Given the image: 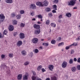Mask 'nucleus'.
Masks as SVG:
<instances>
[{
    "mask_svg": "<svg viewBox=\"0 0 80 80\" xmlns=\"http://www.w3.org/2000/svg\"><path fill=\"white\" fill-rule=\"evenodd\" d=\"M77 0H72L70 1V2H68V5H71V6H74L76 3Z\"/></svg>",
    "mask_w": 80,
    "mask_h": 80,
    "instance_id": "nucleus-1",
    "label": "nucleus"
},
{
    "mask_svg": "<svg viewBox=\"0 0 80 80\" xmlns=\"http://www.w3.org/2000/svg\"><path fill=\"white\" fill-rule=\"evenodd\" d=\"M62 68H65L67 66V62L65 61H64L61 65Z\"/></svg>",
    "mask_w": 80,
    "mask_h": 80,
    "instance_id": "nucleus-2",
    "label": "nucleus"
},
{
    "mask_svg": "<svg viewBox=\"0 0 80 80\" xmlns=\"http://www.w3.org/2000/svg\"><path fill=\"white\" fill-rule=\"evenodd\" d=\"M38 42V38H34L32 40V42L33 43H37Z\"/></svg>",
    "mask_w": 80,
    "mask_h": 80,
    "instance_id": "nucleus-3",
    "label": "nucleus"
},
{
    "mask_svg": "<svg viewBox=\"0 0 80 80\" xmlns=\"http://www.w3.org/2000/svg\"><path fill=\"white\" fill-rule=\"evenodd\" d=\"M40 29H36L34 30V33L35 35H38L40 33Z\"/></svg>",
    "mask_w": 80,
    "mask_h": 80,
    "instance_id": "nucleus-4",
    "label": "nucleus"
},
{
    "mask_svg": "<svg viewBox=\"0 0 80 80\" xmlns=\"http://www.w3.org/2000/svg\"><path fill=\"white\" fill-rule=\"evenodd\" d=\"M8 29H9V31L12 32L14 30V27L12 25H10L9 26Z\"/></svg>",
    "mask_w": 80,
    "mask_h": 80,
    "instance_id": "nucleus-5",
    "label": "nucleus"
},
{
    "mask_svg": "<svg viewBox=\"0 0 80 80\" xmlns=\"http://www.w3.org/2000/svg\"><path fill=\"white\" fill-rule=\"evenodd\" d=\"M23 44V42H22L21 41H18L17 42V47H20L21 45H22Z\"/></svg>",
    "mask_w": 80,
    "mask_h": 80,
    "instance_id": "nucleus-6",
    "label": "nucleus"
},
{
    "mask_svg": "<svg viewBox=\"0 0 80 80\" xmlns=\"http://www.w3.org/2000/svg\"><path fill=\"white\" fill-rule=\"evenodd\" d=\"M30 8H31V9H36V5L34 4H32L30 6Z\"/></svg>",
    "mask_w": 80,
    "mask_h": 80,
    "instance_id": "nucleus-7",
    "label": "nucleus"
},
{
    "mask_svg": "<svg viewBox=\"0 0 80 80\" xmlns=\"http://www.w3.org/2000/svg\"><path fill=\"white\" fill-rule=\"evenodd\" d=\"M54 68V66L53 65H49L48 66V68H49V70H50V71H53Z\"/></svg>",
    "mask_w": 80,
    "mask_h": 80,
    "instance_id": "nucleus-8",
    "label": "nucleus"
},
{
    "mask_svg": "<svg viewBox=\"0 0 80 80\" xmlns=\"http://www.w3.org/2000/svg\"><path fill=\"white\" fill-rule=\"evenodd\" d=\"M49 3V2H48V1L47 0H45L43 2V6H45V7H47L48 5V4Z\"/></svg>",
    "mask_w": 80,
    "mask_h": 80,
    "instance_id": "nucleus-9",
    "label": "nucleus"
},
{
    "mask_svg": "<svg viewBox=\"0 0 80 80\" xmlns=\"http://www.w3.org/2000/svg\"><path fill=\"white\" fill-rule=\"evenodd\" d=\"M5 17L4 16V14H0V19L1 20L2 19H3L2 20V22L4 21V19H5Z\"/></svg>",
    "mask_w": 80,
    "mask_h": 80,
    "instance_id": "nucleus-10",
    "label": "nucleus"
},
{
    "mask_svg": "<svg viewBox=\"0 0 80 80\" xmlns=\"http://www.w3.org/2000/svg\"><path fill=\"white\" fill-rule=\"evenodd\" d=\"M36 5L39 6V7H43V3L41 2H38L36 3Z\"/></svg>",
    "mask_w": 80,
    "mask_h": 80,
    "instance_id": "nucleus-11",
    "label": "nucleus"
},
{
    "mask_svg": "<svg viewBox=\"0 0 80 80\" xmlns=\"http://www.w3.org/2000/svg\"><path fill=\"white\" fill-rule=\"evenodd\" d=\"M33 27L34 28H35L36 29H39V28H40V26L38 25H36V24H34L33 25Z\"/></svg>",
    "mask_w": 80,
    "mask_h": 80,
    "instance_id": "nucleus-12",
    "label": "nucleus"
},
{
    "mask_svg": "<svg viewBox=\"0 0 80 80\" xmlns=\"http://www.w3.org/2000/svg\"><path fill=\"white\" fill-rule=\"evenodd\" d=\"M19 36L20 38H21V39H23V38H25V34L23 33H21L19 34Z\"/></svg>",
    "mask_w": 80,
    "mask_h": 80,
    "instance_id": "nucleus-13",
    "label": "nucleus"
},
{
    "mask_svg": "<svg viewBox=\"0 0 80 80\" xmlns=\"http://www.w3.org/2000/svg\"><path fill=\"white\" fill-rule=\"evenodd\" d=\"M22 78V75L20 74H19L17 77V78L18 80H21Z\"/></svg>",
    "mask_w": 80,
    "mask_h": 80,
    "instance_id": "nucleus-14",
    "label": "nucleus"
},
{
    "mask_svg": "<svg viewBox=\"0 0 80 80\" xmlns=\"http://www.w3.org/2000/svg\"><path fill=\"white\" fill-rule=\"evenodd\" d=\"M21 53L22 55L23 56H25V55H27V51H22L21 52Z\"/></svg>",
    "mask_w": 80,
    "mask_h": 80,
    "instance_id": "nucleus-15",
    "label": "nucleus"
},
{
    "mask_svg": "<svg viewBox=\"0 0 80 80\" xmlns=\"http://www.w3.org/2000/svg\"><path fill=\"white\" fill-rule=\"evenodd\" d=\"M5 2L7 3H12L13 1L12 0H5Z\"/></svg>",
    "mask_w": 80,
    "mask_h": 80,
    "instance_id": "nucleus-16",
    "label": "nucleus"
},
{
    "mask_svg": "<svg viewBox=\"0 0 80 80\" xmlns=\"http://www.w3.org/2000/svg\"><path fill=\"white\" fill-rule=\"evenodd\" d=\"M66 17L69 18L70 17H71V16H72V14L70 12H68L66 13Z\"/></svg>",
    "mask_w": 80,
    "mask_h": 80,
    "instance_id": "nucleus-17",
    "label": "nucleus"
},
{
    "mask_svg": "<svg viewBox=\"0 0 80 80\" xmlns=\"http://www.w3.org/2000/svg\"><path fill=\"white\" fill-rule=\"evenodd\" d=\"M51 25L52 27H54V28H55L56 26V24L54 22L51 23Z\"/></svg>",
    "mask_w": 80,
    "mask_h": 80,
    "instance_id": "nucleus-18",
    "label": "nucleus"
},
{
    "mask_svg": "<svg viewBox=\"0 0 80 80\" xmlns=\"http://www.w3.org/2000/svg\"><path fill=\"white\" fill-rule=\"evenodd\" d=\"M28 80V76L25 75L23 76V80Z\"/></svg>",
    "mask_w": 80,
    "mask_h": 80,
    "instance_id": "nucleus-19",
    "label": "nucleus"
},
{
    "mask_svg": "<svg viewBox=\"0 0 80 80\" xmlns=\"http://www.w3.org/2000/svg\"><path fill=\"white\" fill-rule=\"evenodd\" d=\"M51 80H57V77L55 76H52L51 78Z\"/></svg>",
    "mask_w": 80,
    "mask_h": 80,
    "instance_id": "nucleus-20",
    "label": "nucleus"
},
{
    "mask_svg": "<svg viewBox=\"0 0 80 80\" xmlns=\"http://www.w3.org/2000/svg\"><path fill=\"white\" fill-rule=\"evenodd\" d=\"M45 11H46V12H50V8H45Z\"/></svg>",
    "mask_w": 80,
    "mask_h": 80,
    "instance_id": "nucleus-21",
    "label": "nucleus"
},
{
    "mask_svg": "<svg viewBox=\"0 0 80 80\" xmlns=\"http://www.w3.org/2000/svg\"><path fill=\"white\" fill-rule=\"evenodd\" d=\"M49 45V44L48 42H44L42 44V45H44L46 47H47Z\"/></svg>",
    "mask_w": 80,
    "mask_h": 80,
    "instance_id": "nucleus-22",
    "label": "nucleus"
},
{
    "mask_svg": "<svg viewBox=\"0 0 80 80\" xmlns=\"http://www.w3.org/2000/svg\"><path fill=\"white\" fill-rule=\"evenodd\" d=\"M38 18L40 19H42L43 18V16L41 14H39L38 15Z\"/></svg>",
    "mask_w": 80,
    "mask_h": 80,
    "instance_id": "nucleus-23",
    "label": "nucleus"
},
{
    "mask_svg": "<svg viewBox=\"0 0 80 80\" xmlns=\"http://www.w3.org/2000/svg\"><path fill=\"white\" fill-rule=\"evenodd\" d=\"M7 33H8V31L7 30H4L3 32V35H6Z\"/></svg>",
    "mask_w": 80,
    "mask_h": 80,
    "instance_id": "nucleus-24",
    "label": "nucleus"
},
{
    "mask_svg": "<svg viewBox=\"0 0 80 80\" xmlns=\"http://www.w3.org/2000/svg\"><path fill=\"white\" fill-rule=\"evenodd\" d=\"M57 5H54L53 6V9L55 10H57Z\"/></svg>",
    "mask_w": 80,
    "mask_h": 80,
    "instance_id": "nucleus-25",
    "label": "nucleus"
},
{
    "mask_svg": "<svg viewBox=\"0 0 80 80\" xmlns=\"http://www.w3.org/2000/svg\"><path fill=\"white\" fill-rule=\"evenodd\" d=\"M8 56L10 58H13V57L14 55L12 53H10L9 54Z\"/></svg>",
    "mask_w": 80,
    "mask_h": 80,
    "instance_id": "nucleus-26",
    "label": "nucleus"
},
{
    "mask_svg": "<svg viewBox=\"0 0 80 80\" xmlns=\"http://www.w3.org/2000/svg\"><path fill=\"white\" fill-rule=\"evenodd\" d=\"M71 70H72V72H75V71H76V70H77V69L76 68V67H73L72 68Z\"/></svg>",
    "mask_w": 80,
    "mask_h": 80,
    "instance_id": "nucleus-27",
    "label": "nucleus"
},
{
    "mask_svg": "<svg viewBox=\"0 0 80 80\" xmlns=\"http://www.w3.org/2000/svg\"><path fill=\"white\" fill-rule=\"evenodd\" d=\"M55 43H56V41L55 40L53 39L51 41L52 44H55Z\"/></svg>",
    "mask_w": 80,
    "mask_h": 80,
    "instance_id": "nucleus-28",
    "label": "nucleus"
},
{
    "mask_svg": "<svg viewBox=\"0 0 80 80\" xmlns=\"http://www.w3.org/2000/svg\"><path fill=\"white\" fill-rule=\"evenodd\" d=\"M11 17H15L16 15H15V13L14 12H13L11 14Z\"/></svg>",
    "mask_w": 80,
    "mask_h": 80,
    "instance_id": "nucleus-29",
    "label": "nucleus"
},
{
    "mask_svg": "<svg viewBox=\"0 0 80 80\" xmlns=\"http://www.w3.org/2000/svg\"><path fill=\"white\" fill-rule=\"evenodd\" d=\"M71 45L72 46H77L78 45V43L76 42H74L72 44H71Z\"/></svg>",
    "mask_w": 80,
    "mask_h": 80,
    "instance_id": "nucleus-30",
    "label": "nucleus"
},
{
    "mask_svg": "<svg viewBox=\"0 0 80 80\" xmlns=\"http://www.w3.org/2000/svg\"><path fill=\"white\" fill-rule=\"evenodd\" d=\"M42 67V66L40 65L37 68V70L38 71H40V69H41V68Z\"/></svg>",
    "mask_w": 80,
    "mask_h": 80,
    "instance_id": "nucleus-31",
    "label": "nucleus"
},
{
    "mask_svg": "<svg viewBox=\"0 0 80 80\" xmlns=\"http://www.w3.org/2000/svg\"><path fill=\"white\" fill-rule=\"evenodd\" d=\"M64 45V43L63 42H61L58 44V47H60V46H63Z\"/></svg>",
    "mask_w": 80,
    "mask_h": 80,
    "instance_id": "nucleus-32",
    "label": "nucleus"
},
{
    "mask_svg": "<svg viewBox=\"0 0 80 80\" xmlns=\"http://www.w3.org/2000/svg\"><path fill=\"white\" fill-rule=\"evenodd\" d=\"M73 62V59H70L69 61V63L70 64H72Z\"/></svg>",
    "mask_w": 80,
    "mask_h": 80,
    "instance_id": "nucleus-33",
    "label": "nucleus"
},
{
    "mask_svg": "<svg viewBox=\"0 0 80 80\" xmlns=\"http://www.w3.org/2000/svg\"><path fill=\"white\" fill-rule=\"evenodd\" d=\"M36 78L37 77H36L35 76H33L32 77V80H36Z\"/></svg>",
    "mask_w": 80,
    "mask_h": 80,
    "instance_id": "nucleus-34",
    "label": "nucleus"
},
{
    "mask_svg": "<svg viewBox=\"0 0 80 80\" xmlns=\"http://www.w3.org/2000/svg\"><path fill=\"white\" fill-rule=\"evenodd\" d=\"M34 52L35 53H37L39 52V51H38V50L37 49H35L34 50Z\"/></svg>",
    "mask_w": 80,
    "mask_h": 80,
    "instance_id": "nucleus-35",
    "label": "nucleus"
},
{
    "mask_svg": "<svg viewBox=\"0 0 80 80\" xmlns=\"http://www.w3.org/2000/svg\"><path fill=\"white\" fill-rule=\"evenodd\" d=\"M20 14H23L25 13V11L23 10H21L20 11Z\"/></svg>",
    "mask_w": 80,
    "mask_h": 80,
    "instance_id": "nucleus-36",
    "label": "nucleus"
},
{
    "mask_svg": "<svg viewBox=\"0 0 80 80\" xmlns=\"http://www.w3.org/2000/svg\"><path fill=\"white\" fill-rule=\"evenodd\" d=\"M16 18H17L18 19H20L21 18V15L20 14H18L16 16Z\"/></svg>",
    "mask_w": 80,
    "mask_h": 80,
    "instance_id": "nucleus-37",
    "label": "nucleus"
},
{
    "mask_svg": "<svg viewBox=\"0 0 80 80\" xmlns=\"http://www.w3.org/2000/svg\"><path fill=\"white\" fill-rule=\"evenodd\" d=\"M13 25H17V21L16 20L13 21Z\"/></svg>",
    "mask_w": 80,
    "mask_h": 80,
    "instance_id": "nucleus-38",
    "label": "nucleus"
},
{
    "mask_svg": "<svg viewBox=\"0 0 80 80\" xmlns=\"http://www.w3.org/2000/svg\"><path fill=\"white\" fill-rule=\"evenodd\" d=\"M45 23L46 25H48L49 24H50V20H47Z\"/></svg>",
    "mask_w": 80,
    "mask_h": 80,
    "instance_id": "nucleus-39",
    "label": "nucleus"
},
{
    "mask_svg": "<svg viewBox=\"0 0 80 80\" xmlns=\"http://www.w3.org/2000/svg\"><path fill=\"white\" fill-rule=\"evenodd\" d=\"M70 47H72V45H70L68 46H67L65 48L66 50H68V49L70 48Z\"/></svg>",
    "mask_w": 80,
    "mask_h": 80,
    "instance_id": "nucleus-40",
    "label": "nucleus"
},
{
    "mask_svg": "<svg viewBox=\"0 0 80 80\" xmlns=\"http://www.w3.org/2000/svg\"><path fill=\"white\" fill-rule=\"evenodd\" d=\"M25 24H24L23 23H21L20 24V27H24V26H25Z\"/></svg>",
    "mask_w": 80,
    "mask_h": 80,
    "instance_id": "nucleus-41",
    "label": "nucleus"
},
{
    "mask_svg": "<svg viewBox=\"0 0 80 80\" xmlns=\"http://www.w3.org/2000/svg\"><path fill=\"white\" fill-rule=\"evenodd\" d=\"M5 57V55L4 54H2L1 56V58L2 59H3V58H4Z\"/></svg>",
    "mask_w": 80,
    "mask_h": 80,
    "instance_id": "nucleus-42",
    "label": "nucleus"
},
{
    "mask_svg": "<svg viewBox=\"0 0 80 80\" xmlns=\"http://www.w3.org/2000/svg\"><path fill=\"white\" fill-rule=\"evenodd\" d=\"M77 69L78 70H80V65H78L77 66Z\"/></svg>",
    "mask_w": 80,
    "mask_h": 80,
    "instance_id": "nucleus-43",
    "label": "nucleus"
},
{
    "mask_svg": "<svg viewBox=\"0 0 80 80\" xmlns=\"http://www.w3.org/2000/svg\"><path fill=\"white\" fill-rule=\"evenodd\" d=\"M29 62H25L24 63V65H27L29 64Z\"/></svg>",
    "mask_w": 80,
    "mask_h": 80,
    "instance_id": "nucleus-44",
    "label": "nucleus"
},
{
    "mask_svg": "<svg viewBox=\"0 0 80 80\" xmlns=\"http://www.w3.org/2000/svg\"><path fill=\"white\" fill-rule=\"evenodd\" d=\"M41 70L42 71V72H46V70L45 69L43 68H42L41 69Z\"/></svg>",
    "mask_w": 80,
    "mask_h": 80,
    "instance_id": "nucleus-45",
    "label": "nucleus"
},
{
    "mask_svg": "<svg viewBox=\"0 0 80 80\" xmlns=\"http://www.w3.org/2000/svg\"><path fill=\"white\" fill-rule=\"evenodd\" d=\"M56 10H52V12L53 13H57V12L56 11Z\"/></svg>",
    "mask_w": 80,
    "mask_h": 80,
    "instance_id": "nucleus-46",
    "label": "nucleus"
},
{
    "mask_svg": "<svg viewBox=\"0 0 80 80\" xmlns=\"http://www.w3.org/2000/svg\"><path fill=\"white\" fill-rule=\"evenodd\" d=\"M54 2L55 3H58V0H54Z\"/></svg>",
    "mask_w": 80,
    "mask_h": 80,
    "instance_id": "nucleus-47",
    "label": "nucleus"
},
{
    "mask_svg": "<svg viewBox=\"0 0 80 80\" xmlns=\"http://www.w3.org/2000/svg\"><path fill=\"white\" fill-rule=\"evenodd\" d=\"M32 72L34 75H36V72H35L34 71H32Z\"/></svg>",
    "mask_w": 80,
    "mask_h": 80,
    "instance_id": "nucleus-48",
    "label": "nucleus"
},
{
    "mask_svg": "<svg viewBox=\"0 0 80 80\" xmlns=\"http://www.w3.org/2000/svg\"><path fill=\"white\" fill-rule=\"evenodd\" d=\"M74 52H75V51L73 50H71V54H73V53H74Z\"/></svg>",
    "mask_w": 80,
    "mask_h": 80,
    "instance_id": "nucleus-49",
    "label": "nucleus"
},
{
    "mask_svg": "<svg viewBox=\"0 0 80 80\" xmlns=\"http://www.w3.org/2000/svg\"><path fill=\"white\" fill-rule=\"evenodd\" d=\"M62 39V38L61 37H59L58 38V41H60Z\"/></svg>",
    "mask_w": 80,
    "mask_h": 80,
    "instance_id": "nucleus-50",
    "label": "nucleus"
},
{
    "mask_svg": "<svg viewBox=\"0 0 80 80\" xmlns=\"http://www.w3.org/2000/svg\"><path fill=\"white\" fill-rule=\"evenodd\" d=\"M58 18H59V19L62 18V15H60L58 17Z\"/></svg>",
    "mask_w": 80,
    "mask_h": 80,
    "instance_id": "nucleus-51",
    "label": "nucleus"
},
{
    "mask_svg": "<svg viewBox=\"0 0 80 80\" xmlns=\"http://www.w3.org/2000/svg\"><path fill=\"white\" fill-rule=\"evenodd\" d=\"M49 17H52V13L51 12H50L49 13Z\"/></svg>",
    "mask_w": 80,
    "mask_h": 80,
    "instance_id": "nucleus-52",
    "label": "nucleus"
},
{
    "mask_svg": "<svg viewBox=\"0 0 80 80\" xmlns=\"http://www.w3.org/2000/svg\"><path fill=\"white\" fill-rule=\"evenodd\" d=\"M77 62L78 63H80V58H79L78 59Z\"/></svg>",
    "mask_w": 80,
    "mask_h": 80,
    "instance_id": "nucleus-53",
    "label": "nucleus"
},
{
    "mask_svg": "<svg viewBox=\"0 0 80 80\" xmlns=\"http://www.w3.org/2000/svg\"><path fill=\"white\" fill-rule=\"evenodd\" d=\"M80 40V36H79L78 37V38L77 39V40H78V41H79Z\"/></svg>",
    "mask_w": 80,
    "mask_h": 80,
    "instance_id": "nucleus-54",
    "label": "nucleus"
},
{
    "mask_svg": "<svg viewBox=\"0 0 80 80\" xmlns=\"http://www.w3.org/2000/svg\"><path fill=\"white\" fill-rule=\"evenodd\" d=\"M74 62H77V58H74Z\"/></svg>",
    "mask_w": 80,
    "mask_h": 80,
    "instance_id": "nucleus-55",
    "label": "nucleus"
},
{
    "mask_svg": "<svg viewBox=\"0 0 80 80\" xmlns=\"http://www.w3.org/2000/svg\"><path fill=\"white\" fill-rule=\"evenodd\" d=\"M3 36H2V34L0 32V38H3Z\"/></svg>",
    "mask_w": 80,
    "mask_h": 80,
    "instance_id": "nucleus-56",
    "label": "nucleus"
},
{
    "mask_svg": "<svg viewBox=\"0 0 80 80\" xmlns=\"http://www.w3.org/2000/svg\"><path fill=\"white\" fill-rule=\"evenodd\" d=\"M33 53L31 52V57H33Z\"/></svg>",
    "mask_w": 80,
    "mask_h": 80,
    "instance_id": "nucleus-57",
    "label": "nucleus"
},
{
    "mask_svg": "<svg viewBox=\"0 0 80 80\" xmlns=\"http://www.w3.org/2000/svg\"><path fill=\"white\" fill-rule=\"evenodd\" d=\"M46 80H50V79L49 78H46Z\"/></svg>",
    "mask_w": 80,
    "mask_h": 80,
    "instance_id": "nucleus-58",
    "label": "nucleus"
},
{
    "mask_svg": "<svg viewBox=\"0 0 80 80\" xmlns=\"http://www.w3.org/2000/svg\"><path fill=\"white\" fill-rule=\"evenodd\" d=\"M37 23L38 24H41V22H37Z\"/></svg>",
    "mask_w": 80,
    "mask_h": 80,
    "instance_id": "nucleus-59",
    "label": "nucleus"
},
{
    "mask_svg": "<svg viewBox=\"0 0 80 80\" xmlns=\"http://www.w3.org/2000/svg\"><path fill=\"white\" fill-rule=\"evenodd\" d=\"M17 32H15L14 33V36H15V35H17Z\"/></svg>",
    "mask_w": 80,
    "mask_h": 80,
    "instance_id": "nucleus-60",
    "label": "nucleus"
},
{
    "mask_svg": "<svg viewBox=\"0 0 80 80\" xmlns=\"http://www.w3.org/2000/svg\"><path fill=\"white\" fill-rule=\"evenodd\" d=\"M36 20V19H35V18H34L32 19V21H35Z\"/></svg>",
    "mask_w": 80,
    "mask_h": 80,
    "instance_id": "nucleus-61",
    "label": "nucleus"
},
{
    "mask_svg": "<svg viewBox=\"0 0 80 80\" xmlns=\"http://www.w3.org/2000/svg\"><path fill=\"white\" fill-rule=\"evenodd\" d=\"M62 20H59L58 21V22H59V23H61V22Z\"/></svg>",
    "mask_w": 80,
    "mask_h": 80,
    "instance_id": "nucleus-62",
    "label": "nucleus"
},
{
    "mask_svg": "<svg viewBox=\"0 0 80 80\" xmlns=\"http://www.w3.org/2000/svg\"><path fill=\"white\" fill-rule=\"evenodd\" d=\"M51 38L49 37V38H48V40H51Z\"/></svg>",
    "mask_w": 80,
    "mask_h": 80,
    "instance_id": "nucleus-63",
    "label": "nucleus"
},
{
    "mask_svg": "<svg viewBox=\"0 0 80 80\" xmlns=\"http://www.w3.org/2000/svg\"><path fill=\"white\" fill-rule=\"evenodd\" d=\"M31 15L32 16H33V15H34L33 13H32V12L31 13Z\"/></svg>",
    "mask_w": 80,
    "mask_h": 80,
    "instance_id": "nucleus-64",
    "label": "nucleus"
}]
</instances>
